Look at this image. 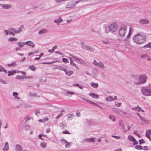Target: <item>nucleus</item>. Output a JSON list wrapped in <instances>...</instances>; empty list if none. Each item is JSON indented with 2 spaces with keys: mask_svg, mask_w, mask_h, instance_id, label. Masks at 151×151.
<instances>
[{
  "mask_svg": "<svg viewBox=\"0 0 151 151\" xmlns=\"http://www.w3.org/2000/svg\"><path fill=\"white\" fill-rule=\"evenodd\" d=\"M4 32L6 35H11L13 36H15V35L14 32L10 31L9 30H4Z\"/></svg>",
  "mask_w": 151,
  "mask_h": 151,
  "instance_id": "obj_13",
  "label": "nucleus"
},
{
  "mask_svg": "<svg viewBox=\"0 0 151 151\" xmlns=\"http://www.w3.org/2000/svg\"><path fill=\"white\" fill-rule=\"evenodd\" d=\"M110 29L112 32H116L118 27V25L116 22H113L109 26Z\"/></svg>",
  "mask_w": 151,
  "mask_h": 151,
  "instance_id": "obj_6",
  "label": "nucleus"
},
{
  "mask_svg": "<svg viewBox=\"0 0 151 151\" xmlns=\"http://www.w3.org/2000/svg\"><path fill=\"white\" fill-rule=\"evenodd\" d=\"M24 78V77L23 76H17L15 77V79L18 80H22Z\"/></svg>",
  "mask_w": 151,
  "mask_h": 151,
  "instance_id": "obj_28",
  "label": "nucleus"
},
{
  "mask_svg": "<svg viewBox=\"0 0 151 151\" xmlns=\"http://www.w3.org/2000/svg\"><path fill=\"white\" fill-rule=\"evenodd\" d=\"M83 142H95V139L93 137L86 138L82 140Z\"/></svg>",
  "mask_w": 151,
  "mask_h": 151,
  "instance_id": "obj_10",
  "label": "nucleus"
},
{
  "mask_svg": "<svg viewBox=\"0 0 151 151\" xmlns=\"http://www.w3.org/2000/svg\"><path fill=\"white\" fill-rule=\"evenodd\" d=\"M9 144L7 142H6L3 149L4 151H7L9 150Z\"/></svg>",
  "mask_w": 151,
  "mask_h": 151,
  "instance_id": "obj_19",
  "label": "nucleus"
},
{
  "mask_svg": "<svg viewBox=\"0 0 151 151\" xmlns=\"http://www.w3.org/2000/svg\"><path fill=\"white\" fill-rule=\"evenodd\" d=\"M119 126L121 127V128L124 131V126L123 122L122 120H119Z\"/></svg>",
  "mask_w": 151,
  "mask_h": 151,
  "instance_id": "obj_17",
  "label": "nucleus"
},
{
  "mask_svg": "<svg viewBox=\"0 0 151 151\" xmlns=\"http://www.w3.org/2000/svg\"><path fill=\"white\" fill-rule=\"evenodd\" d=\"M102 42L104 44H108V43H109L108 41L106 39L104 40H103L102 41Z\"/></svg>",
  "mask_w": 151,
  "mask_h": 151,
  "instance_id": "obj_50",
  "label": "nucleus"
},
{
  "mask_svg": "<svg viewBox=\"0 0 151 151\" xmlns=\"http://www.w3.org/2000/svg\"><path fill=\"white\" fill-rule=\"evenodd\" d=\"M109 118L112 120L113 122H115L116 120V119L114 116L113 115H110L109 116Z\"/></svg>",
  "mask_w": 151,
  "mask_h": 151,
  "instance_id": "obj_24",
  "label": "nucleus"
},
{
  "mask_svg": "<svg viewBox=\"0 0 151 151\" xmlns=\"http://www.w3.org/2000/svg\"><path fill=\"white\" fill-rule=\"evenodd\" d=\"M128 139L131 141H133L135 138L131 135H129L128 137Z\"/></svg>",
  "mask_w": 151,
  "mask_h": 151,
  "instance_id": "obj_34",
  "label": "nucleus"
},
{
  "mask_svg": "<svg viewBox=\"0 0 151 151\" xmlns=\"http://www.w3.org/2000/svg\"><path fill=\"white\" fill-rule=\"evenodd\" d=\"M76 115L77 116L79 117L81 116L80 113L79 111H77L76 113Z\"/></svg>",
  "mask_w": 151,
  "mask_h": 151,
  "instance_id": "obj_64",
  "label": "nucleus"
},
{
  "mask_svg": "<svg viewBox=\"0 0 151 151\" xmlns=\"http://www.w3.org/2000/svg\"><path fill=\"white\" fill-rule=\"evenodd\" d=\"M139 143L140 145H142V144L145 143V142L143 139H141L139 140Z\"/></svg>",
  "mask_w": 151,
  "mask_h": 151,
  "instance_id": "obj_40",
  "label": "nucleus"
},
{
  "mask_svg": "<svg viewBox=\"0 0 151 151\" xmlns=\"http://www.w3.org/2000/svg\"><path fill=\"white\" fill-rule=\"evenodd\" d=\"M58 46L57 45L54 46L51 50H49L48 51V52L50 53H52L57 48Z\"/></svg>",
  "mask_w": 151,
  "mask_h": 151,
  "instance_id": "obj_30",
  "label": "nucleus"
},
{
  "mask_svg": "<svg viewBox=\"0 0 151 151\" xmlns=\"http://www.w3.org/2000/svg\"><path fill=\"white\" fill-rule=\"evenodd\" d=\"M70 64L74 66L78 70H79V68L77 66L76 64L74 63L72 59L71 58H70Z\"/></svg>",
  "mask_w": 151,
  "mask_h": 151,
  "instance_id": "obj_18",
  "label": "nucleus"
},
{
  "mask_svg": "<svg viewBox=\"0 0 151 151\" xmlns=\"http://www.w3.org/2000/svg\"><path fill=\"white\" fill-rule=\"evenodd\" d=\"M63 66H60V67L58 68V69L60 70H62L65 71L66 70V68H62Z\"/></svg>",
  "mask_w": 151,
  "mask_h": 151,
  "instance_id": "obj_48",
  "label": "nucleus"
},
{
  "mask_svg": "<svg viewBox=\"0 0 151 151\" xmlns=\"http://www.w3.org/2000/svg\"><path fill=\"white\" fill-rule=\"evenodd\" d=\"M25 44L26 45L29 46L32 48H34L35 47V45L34 43L32 41H28L25 42Z\"/></svg>",
  "mask_w": 151,
  "mask_h": 151,
  "instance_id": "obj_12",
  "label": "nucleus"
},
{
  "mask_svg": "<svg viewBox=\"0 0 151 151\" xmlns=\"http://www.w3.org/2000/svg\"><path fill=\"white\" fill-rule=\"evenodd\" d=\"M29 95L30 96H35L36 95V94L35 93H32L31 92H29Z\"/></svg>",
  "mask_w": 151,
  "mask_h": 151,
  "instance_id": "obj_57",
  "label": "nucleus"
},
{
  "mask_svg": "<svg viewBox=\"0 0 151 151\" xmlns=\"http://www.w3.org/2000/svg\"><path fill=\"white\" fill-rule=\"evenodd\" d=\"M110 32H111L110 27L109 26H107L105 27V32L106 33H108Z\"/></svg>",
  "mask_w": 151,
  "mask_h": 151,
  "instance_id": "obj_25",
  "label": "nucleus"
},
{
  "mask_svg": "<svg viewBox=\"0 0 151 151\" xmlns=\"http://www.w3.org/2000/svg\"><path fill=\"white\" fill-rule=\"evenodd\" d=\"M134 134L136 135L139 137H140V136L138 134L137 131L136 130L134 131Z\"/></svg>",
  "mask_w": 151,
  "mask_h": 151,
  "instance_id": "obj_45",
  "label": "nucleus"
},
{
  "mask_svg": "<svg viewBox=\"0 0 151 151\" xmlns=\"http://www.w3.org/2000/svg\"><path fill=\"white\" fill-rule=\"evenodd\" d=\"M89 95L91 96L94 99H97L99 98V95L93 93H89Z\"/></svg>",
  "mask_w": 151,
  "mask_h": 151,
  "instance_id": "obj_15",
  "label": "nucleus"
},
{
  "mask_svg": "<svg viewBox=\"0 0 151 151\" xmlns=\"http://www.w3.org/2000/svg\"><path fill=\"white\" fill-rule=\"evenodd\" d=\"M91 85L92 87L95 88H97L98 87V84L97 83L92 82L91 83Z\"/></svg>",
  "mask_w": 151,
  "mask_h": 151,
  "instance_id": "obj_26",
  "label": "nucleus"
},
{
  "mask_svg": "<svg viewBox=\"0 0 151 151\" xmlns=\"http://www.w3.org/2000/svg\"><path fill=\"white\" fill-rule=\"evenodd\" d=\"M124 116L128 118H129L132 116V115L129 113H127L126 115H124Z\"/></svg>",
  "mask_w": 151,
  "mask_h": 151,
  "instance_id": "obj_42",
  "label": "nucleus"
},
{
  "mask_svg": "<svg viewBox=\"0 0 151 151\" xmlns=\"http://www.w3.org/2000/svg\"><path fill=\"white\" fill-rule=\"evenodd\" d=\"M112 110L113 111L117 113H119V110L117 108H113Z\"/></svg>",
  "mask_w": 151,
  "mask_h": 151,
  "instance_id": "obj_51",
  "label": "nucleus"
},
{
  "mask_svg": "<svg viewBox=\"0 0 151 151\" xmlns=\"http://www.w3.org/2000/svg\"><path fill=\"white\" fill-rule=\"evenodd\" d=\"M106 100L108 101H111L114 100L113 97L111 96H109L106 98Z\"/></svg>",
  "mask_w": 151,
  "mask_h": 151,
  "instance_id": "obj_33",
  "label": "nucleus"
},
{
  "mask_svg": "<svg viewBox=\"0 0 151 151\" xmlns=\"http://www.w3.org/2000/svg\"><path fill=\"white\" fill-rule=\"evenodd\" d=\"M143 149L145 150H148V147L147 146H145L143 147Z\"/></svg>",
  "mask_w": 151,
  "mask_h": 151,
  "instance_id": "obj_63",
  "label": "nucleus"
},
{
  "mask_svg": "<svg viewBox=\"0 0 151 151\" xmlns=\"http://www.w3.org/2000/svg\"><path fill=\"white\" fill-rule=\"evenodd\" d=\"M112 137H114V138L116 139H119L121 138V137H120V136H116L113 135L112 136Z\"/></svg>",
  "mask_w": 151,
  "mask_h": 151,
  "instance_id": "obj_53",
  "label": "nucleus"
},
{
  "mask_svg": "<svg viewBox=\"0 0 151 151\" xmlns=\"http://www.w3.org/2000/svg\"><path fill=\"white\" fill-rule=\"evenodd\" d=\"M76 5L75 3L71 1L68 2L65 6V8L66 9H71L74 7Z\"/></svg>",
  "mask_w": 151,
  "mask_h": 151,
  "instance_id": "obj_7",
  "label": "nucleus"
},
{
  "mask_svg": "<svg viewBox=\"0 0 151 151\" xmlns=\"http://www.w3.org/2000/svg\"><path fill=\"white\" fill-rule=\"evenodd\" d=\"M33 78V76H27L24 77V78Z\"/></svg>",
  "mask_w": 151,
  "mask_h": 151,
  "instance_id": "obj_58",
  "label": "nucleus"
},
{
  "mask_svg": "<svg viewBox=\"0 0 151 151\" xmlns=\"http://www.w3.org/2000/svg\"><path fill=\"white\" fill-rule=\"evenodd\" d=\"M127 26L126 25H122L119 32V35L120 37H124L125 35V32L127 30Z\"/></svg>",
  "mask_w": 151,
  "mask_h": 151,
  "instance_id": "obj_2",
  "label": "nucleus"
},
{
  "mask_svg": "<svg viewBox=\"0 0 151 151\" xmlns=\"http://www.w3.org/2000/svg\"><path fill=\"white\" fill-rule=\"evenodd\" d=\"M62 134H70V133L68 130H65L63 131L62 132Z\"/></svg>",
  "mask_w": 151,
  "mask_h": 151,
  "instance_id": "obj_43",
  "label": "nucleus"
},
{
  "mask_svg": "<svg viewBox=\"0 0 151 151\" xmlns=\"http://www.w3.org/2000/svg\"><path fill=\"white\" fill-rule=\"evenodd\" d=\"M122 104V103H117V104H116V106H117V107H119L120 106H121Z\"/></svg>",
  "mask_w": 151,
  "mask_h": 151,
  "instance_id": "obj_62",
  "label": "nucleus"
},
{
  "mask_svg": "<svg viewBox=\"0 0 151 151\" xmlns=\"http://www.w3.org/2000/svg\"><path fill=\"white\" fill-rule=\"evenodd\" d=\"M47 32V31L46 29H42L39 31V34H41L43 33H46Z\"/></svg>",
  "mask_w": 151,
  "mask_h": 151,
  "instance_id": "obj_35",
  "label": "nucleus"
},
{
  "mask_svg": "<svg viewBox=\"0 0 151 151\" xmlns=\"http://www.w3.org/2000/svg\"><path fill=\"white\" fill-rule=\"evenodd\" d=\"M145 47L151 48V42H149L143 46V48Z\"/></svg>",
  "mask_w": 151,
  "mask_h": 151,
  "instance_id": "obj_32",
  "label": "nucleus"
},
{
  "mask_svg": "<svg viewBox=\"0 0 151 151\" xmlns=\"http://www.w3.org/2000/svg\"><path fill=\"white\" fill-rule=\"evenodd\" d=\"M63 21V20L61 17H59L58 19L55 20H54V22L56 23H58L62 22Z\"/></svg>",
  "mask_w": 151,
  "mask_h": 151,
  "instance_id": "obj_22",
  "label": "nucleus"
},
{
  "mask_svg": "<svg viewBox=\"0 0 151 151\" xmlns=\"http://www.w3.org/2000/svg\"><path fill=\"white\" fill-rule=\"evenodd\" d=\"M17 44L19 45V47L21 48L23 47L24 45H25V42H18Z\"/></svg>",
  "mask_w": 151,
  "mask_h": 151,
  "instance_id": "obj_20",
  "label": "nucleus"
},
{
  "mask_svg": "<svg viewBox=\"0 0 151 151\" xmlns=\"http://www.w3.org/2000/svg\"><path fill=\"white\" fill-rule=\"evenodd\" d=\"M131 33H132V32L130 31V30H129L128 35H127V37L125 38V39L124 40V41L127 40V39L129 38L131 36Z\"/></svg>",
  "mask_w": 151,
  "mask_h": 151,
  "instance_id": "obj_36",
  "label": "nucleus"
},
{
  "mask_svg": "<svg viewBox=\"0 0 151 151\" xmlns=\"http://www.w3.org/2000/svg\"><path fill=\"white\" fill-rule=\"evenodd\" d=\"M18 94L16 92H14L13 93V95L14 98L17 99H19L20 98L18 96Z\"/></svg>",
  "mask_w": 151,
  "mask_h": 151,
  "instance_id": "obj_21",
  "label": "nucleus"
},
{
  "mask_svg": "<svg viewBox=\"0 0 151 151\" xmlns=\"http://www.w3.org/2000/svg\"><path fill=\"white\" fill-rule=\"evenodd\" d=\"M16 63L15 62H13L11 64H9L8 65V66L9 67H11L12 66H13V65H15Z\"/></svg>",
  "mask_w": 151,
  "mask_h": 151,
  "instance_id": "obj_55",
  "label": "nucleus"
},
{
  "mask_svg": "<svg viewBox=\"0 0 151 151\" xmlns=\"http://www.w3.org/2000/svg\"><path fill=\"white\" fill-rule=\"evenodd\" d=\"M134 41L137 44H141L144 43L146 38L145 36L140 33L134 35L133 37Z\"/></svg>",
  "mask_w": 151,
  "mask_h": 151,
  "instance_id": "obj_1",
  "label": "nucleus"
},
{
  "mask_svg": "<svg viewBox=\"0 0 151 151\" xmlns=\"http://www.w3.org/2000/svg\"><path fill=\"white\" fill-rule=\"evenodd\" d=\"M4 9H7L10 8L12 7V5L10 4H2V7Z\"/></svg>",
  "mask_w": 151,
  "mask_h": 151,
  "instance_id": "obj_16",
  "label": "nucleus"
},
{
  "mask_svg": "<svg viewBox=\"0 0 151 151\" xmlns=\"http://www.w3.org/2000/svg\"><path fill=\"white\" fill-rule=\"evenodd\" d=\"M140 24H147L149 23V21L147 19H142L139 20Z\"/></svg>",
  "mask_w": 151,
  "mask_h": 151,
  "instance_id": "obj_11",
  "label": "nucleus"
},
{
  "mask_svg": "<svg viewBox=\"0 0 151 151\" xmlns=\"http://www.w3.org/2000/svg\"><path fill=\"white\" fill-rule=\"evenodd\" d=\"M60 141L61 142H64L65 143V142H67V141L64 138L61 139Z\"/></svg>",
  "mask_w": 151,
  "mask_h": 151,
  "instance_id": "obj_60",
  "label": "nucleus"
},
{
  "mask_svg": "<svg viewBox=\"0 0 151 151\" xmlns=\"http://www.w3.org/2000/svg\"><path fill=\"white\" fill-rule=\"evenodd\" d=\"M17 39L14 37H11L9 38L8 40L9 41H10L11 42H13L14 41H16L17 40Z\"/></svg>",
  "mask_w": 151,
  "mask_h": 151,
  "instance_id": "obj_27",
  "label": "nucleus"
},
{
  "mask_svg": "<svg viewBox=\"0 0 151 151\" xmlns=\"http://www.w3.org/2000/svg\"><path fill=\"white\" fill-rule=\"evenodd\" d=\"M66 144L65 145V148H67L68 147H70V142L67 141V142H65Z\"/></svg>",
  "mask_w": 151,
  "mask_h": 151,
  "instance_id": "obj_46",
  "label": "nucleus"
},
{
  "mask_svg": "<svg viewBox=\"0 0 151 151\" xmlns=\"http://www.w3.org/2000/svg\"><path fill=\"white\" fill-rule=\"evenodd\" d=\"M31 119V117L29 116H26L24 119L25 120V122H26L28 120H30Z\"/></svg>",
  "mask_w": 151,
  "mask_h": 151,
  "instance_id": "obj_41",
  "label": "nucleus"
},
{
  "mask_svg": "<svg viewBox=\"0 0 151 151\" xmlns=\"http://www.w3.org/2000/svg\"><path fill=\"white\" fill-rule=\"evenodd\" d=\"M147 76L146 74H143L139 75V83L137 84L145 83L147 81Z\"/></svg>",
  "mask_w": 151,
  "mask_h": 151,
  "instance_id": "obj_4",
  "label": "nucleus"
},
{
  "mask_svg": "<svg viewBox=\"0 0 151 151\" xmlns=\"http://www.w3.org/2000/svg\"><path fill=\"white\" fill-rule=\"evenodd\" d=\"M140 119L142 122L144 123L147 122V121L144 118L142 117H140Z\"/></svg>",
  "mask_w": 151,
  "mask_h": 151,
  "instance_id": "obj_47",
  "label": "nucleus"
},
{
  "mask_svg": "<svg viewBox=\"0 0 151 151\" xmlns=\"http://www.w3.org/2000/svg\"><path fill=\"white\" fill-rule=\"evenodd\" d=\"M71 56H72L73 58V60L75 61H76L77 63L81 64L84 65H87L86 63L84 62L81 58L76 56H73L72 55H71Z\"/></svg>",
  "mask_w": 151,
  "mask_h": 151,
  "instance_id": "obj_5",
  "label": "nucleus"
},
{
  "mask_svg": "<svg viewBox=\"0 0 151 151\" xmlns=\"http://www.w3.org/2000/svg\"><path fill=\"white\" fill-rule=\"evenodd\" d=\"M16 73V71L15 70H13L12 71H9V73L8 74V76H13Z\"/></svg>",
  "mask_w": 151,
  "mask_h": 151,
  "instance_id": "obj_23",
  "label": "nucleus"
},
{
  "mask_svg": "<svg viewBox=\"0 0 151 151\" xmlns=\"http://www.w3.org/2000/svg\"><path fill=\"white\" fill-rule=\"evenodd\" d=\"M67 93L68 94H69L71 95H73L75 94V92H70L69 91H68L67 92Z\"/></svg>",
  "mask_w": 151,
  "mask_h": 151,
  "instance_id": "obj_59",
  "label": "nucleus"
},
{
  "mask_svg": "<svg viewBox=\"0 0 151 151\" xmlns=\"http://www.w3.org/2000/svg\"><path fill=\"white\" fill-rule=\"evenodd\" d=\"M46 143L45 142H42L40 144V146L43 148H45L46 147Z\"/></svg>",
  "mask_w": 151,
  "mask_h": 151,
  "instance_id": "obj_38",
  "label": "nucleus"
},
{
  "mask_svg": "<svg viewBox=\"0 0 151 151\" xmlns=\"http://www.w3.org/2000/svg\"><path fill=\"white\" fill-rule=\"evenodd\" d=\"M0 82L4 84H6L7 83V82L3 80L1 78H0Z\"/></svg>",
  "mask_w": 151,
  "mask_h": 151,
  "instance_id": "obj_49",
  "label": "nucleus"
},
{
  "mask_svg": "<svg viewBox=\"0 0 151 151\" xmlns=\"http://www.w3.org/2000/svg\"><path fill=\"white\" fill-rule=\"evenodd\" d=\"M135 148L136 149L142 150L143 149V147L140 145H136L135 146Z\"/></svg>",
  "mask_w": 151,
  "mask_h": 151,
  "instance_id": "obj_31",
  "label": "nucleus"
},
{
  "mask_svg": "<svg viewBox=\"0 0 151 151\" xmlns=\"http://www.w3.org/2000/svg\"><path fill=\"white\" fill-rule=\"evenodd\" d=\"M5 68L2 66H0V72L3 71Z\"/></svg>",
  "mask_w": 151,
  "mask_h": 151,
  "instance_id": "obj_61",
  "label": "nucleus"
},
{
  "mask_svg": "<svg viewBox=\"0 0 151 151\" xmlns=\"http://www.w3.org/2000/svg\"><path fill=\"white\" fill-rule=\"evenodd\" d=\"M24 26L23 25H22L21 27L18 29V31L19 32V33H20L22 32V30L24 29Z\"/></svg>",
  "mask_w": 151,
  "mask_h": 151,
  "instance_id": "obj_39",
  "label": "nucleus"
},
{
  "mask_svg": "<svg viewBox=\"0 0 151 151\" xmlns=\"http://www.w3.org/2000/svg\"><path fill=\"white\" fill-rule=\"evenodd\" d=\"M141 92L144 95L147 96H151V89L149 88H142Z\"/></svg>",
  "mask_w": 151,
  "mask_h": 151,
  "instance_id": "obj_3",
  "label": "nucleus"
},
{
  "mask_svg": "<svg viewBox=\"0 0 151 151\" xmlns=\"http://www.w3.org/2000/svg\"><path fill=\"white\" fill-rule=\"evenodd\" d=\"M66 70L64 72L65 73V74L68 76H70L72 75L74 73L73 71L72 70H67L66 69Z\"/></svg>",
  "mask_w": 151,
  "mask_h": 151,
  "instance_id": "obj_14",
  "label": "nucleus"
},
{
  "mask_svg": "<svg viewBox=\"0 0 151 151\" xmlns=\"http://www.w3.org/2000/svg\"><path fill=\"white\" fill-rule=\"evenodd\" d=\"M62 60L63 62L65 63H67L68 62V59L65 58H62Z\"/></svg>",
  "mask_w": 151,
  "mask_h": 151,
  "instance_id": "obj_44",
  "label": "nucleus"
},
{
  "mask_svg": "<svg viewBox=\"0 0 151 151\" xmlns=\"http://www.w3.org/2000/svg\"><path fill=\"white\" fill-rule=\"evenodd\" d=\"M148 56V55L146 54H144L141 55V57L142 58H145Z\"/></svg>",
  "mask_w": 151,
  "mask_h": 151,
  "instance_id": "obj_54",
  "label": "nucleus"
},
{
  "mask_svg": "<svg viewBox=\"0 0 151 151\" xmlns=\"http://www.w3.org/2000/svg\"><path fill=\"white\" fill-rule=\"evenodd\" d=\"M82 48L85 50L90 51L91 52H94V50L91 47L88 45H83Z\"/></svg>",
  "mask_w": 151,
  "mask_h": 151,
  "instance_id": "obj_8",
  "label": "nucleus"
},
{
  "mask_svg": "<svg viewBox=\"0 0 151 151\" xmlns=\"http://www.w3.org/2000/svg\"><path fill=\"white\" fill-rule=\"evenodd\" d=\"M132 109L136 110L138 111H140L141 110V108L138 106H137L134 108H132Z\"/></svg>",
  "mask_w": 151,
  "mask_h": 151,
  "instance_id": "obj_29",
  "label": "nucleus"
},
{
  "mask_svg": "<svg viewBox=\"0 0 151 151\" xmlns=\"http://www.w3.org/2000/svg\"><path fill=\"white\" fill-rule=\"evenodd\" d=\"M132 76L133 78L136 80H137L139 78L138 76L136 75H133Z\"/></svg>",
  "mask_w": 151,
  "mask_h": 151,
  "instance_id": "obj_56",
  "label": "nucleus"
},
{
  "mask_svg": "<svg viewBox=\"0 0 151 151\" xmlns=\"http://www.w3.org/2000/svg\"><path fill=\"white\" fill-rule=\"evenodd\" d=\"M93 63V64L98 67L103 68H105V67L104 66V64L102 63L98 62H96L95 60H94Z\"/></svg>",
  "mask_w": 151,
  "mask_h": 151,
  "instance_id": "obj_9",
  "label": "nucleus"
},
{
  "mask_svg": "<svg viewBox=\"0 0 151 151\" xmlns=\"http://www.w3.org/2000/svg\"><path fill=\"white\" fill-rule=\"evenodd\" d=\"M29 68L33 71H35L36 69V68L33 65L30 66Z\"/></svg>",
  "mask_w": 151,
  "mask_h": 151,
  "instance_id": "obj_37",
  "label": "nucleus"
},
{
  "mask_svg": "<svg viewBox=\"0 0 151 151\" xmlns=\"http://www.w3.org/2000/svg\"><path fill=\"white\" fill-rule=\"evenodd\" d=\"M133 145H135L137 144L138 143V141L136 140L135 139L133 140Z\"/></svg>",
  "mask_w": 151,
  "mask_h": 151,
  "instance_id": "obj_52",
  "label": "nucleus"
}]
</instances>
